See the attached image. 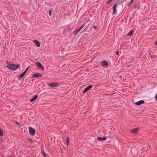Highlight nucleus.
<instances>
[{"label": "nucleus", "mask_w": 157, "mask_h": 157, "mask_svg": "<svg viewBox=\"0 0 157 157\" xmlns=\"http://www.w3.org/2000/svg\"><path fill=\"white\" fill-rule=\"evenodd\" d=\"M20 64L9 63L7 65V68L11 70L14 71L17 69L20 66Z\"/></svg>", "instance_id": "f257e3e1"}, {"label": "nucleus", "mask_w": 157, "mask_h": 157, "mask_svg": "<svg viewBox=\"0 0 157 157\" xmlns=\"http://www.w3.org/2000/svg\"><path fill=\"white\" fill-rule=\"evenodd\" d=\"M47 85L49 86L52 88L56 87L59 86V84L58 82L48 83Z\"/></svg>", "instance_id": "f03ea898"}, {"label": "nucleus", "mask_w": 157, "mask_h": 157, "mask_svg": "<svg viewBox=\"0 0 157 157\" xmlns=\"http://www.w3.org/2000/svg\"><path fill=\"white\" fill-rule=\"evenodd\" d=\"M29 131L31 135L33 136L35 135L36 131L35 129L31 127H29Z\"/></svg>", "instance_id": "7ed1b4c3"}, {"label": "nucleus", "mask_w": 157, "mask_h": 157, "mask_svg": "<svg viewBox=\"0 0 157 157\" xmlns=\"http://www.w3.org/2000/svg\"><path fill=\"white\" fill-rule=\"evenodd\" d=\"M42 75L40 73H37L34 74L32 76V78H40L42 77Z\"/></svg>", "instance_id": "20e7f679"}, {"label": "nucleus", "mask_w": 157, "mask_h": 157, "mask_svg": "<svg viewBox=\"0 0 157 157\" xmlns=\"http://www.w3.org/2000/svg\"><path fill=\"white\" fill-rule=\"evenodd\" d=\"M36 64L37 67H38L39 69H40L43 70H44V68L43 65L40 62H36Z\"/></svg>", "instance_id": "39448f33"}, {"label": "nucleus", "mask_w": 157, "mask_h": 157, "mask_svg": "<svg viewBox=\"0 0 157 157\" xmlns=\"http://www.w3.org/2000/svg\"><path fill=\"white\" fill-rule=\"evenodd\" d=\"M93 87L92 85H90L89 86L86 87V88H85L83 91V94H85L88 91L90 90Z\"/></svg>", "instance_id": "423d86ee"}, {"label": "nucleus", "mask_w": 157, "mask_h": 157, "mask_svg": "<svg viewBox=\"0 0 157 157\" xmlns=\"http://www.w3.org/2000/svg\"><path fill=\"white\" fill-rule=\"evenodd\" d=\"M101 65L104 67H107L109 65V63L106 60H103L101 62Z\"/></svg>", "instance_id": "0eeeda50"}, {"label": "nucleus", "mask_w": 157, "mask_h": 157, "mask_svg": "<svg viewBox=\"0 0 157 157\" xmlns=\"http://www.w3.org/2000/svg\"><path fill=\"white\" fill-rule=\"evenodd\" d=\"M138 130L139 128H136L131 130L130 131L131 133L135 134L138 133Z\"/></svg>", "instance_id": "6e6552de"}, {"label": "nucleus", "mask_w": 157, "mask_h": 157, "mask_svg": "<svg viewBox=\"0 0 157 157\" xmlns=\"http://www.w3.org/2000/svg\"><path fill=\"white\" fill-rule=\"evenodd\" d=\"M145 101L144 100H140L138 101L135 103V104L138 105H140L144 103Z\"/></svg>", "instance_id": "1a4fd4ad"}, {"label": "nucleus", "mask_w": 157, "mask_h": 157, "mask_svg": "<svg viewBox=\"0 0 157 157\" xmlns=\"http://www.w3.org/2000/svg\"><path fill=\"white\" fill-rule=\"evenodd\" d=\"M117 5L116 4H115L114 5L113 7V14H115L117 12Z\"/></svg>", "instance_id": "9d476101"}, {"label": "nucleus", "mask_w": 157, "mask_h": 157, "mask_svg": "<svg viewBox=\"0 0 157 157\" xmlns=\"http://www.w3.org/2000/svg\"><path fill=\"white\" fill-rule=\"evenodd\" d=\"M38 95H35L34 97H33L32 99L30 100V101L31 102H33L34 101L38 98Z\"/></svg>", "instance_id": "9b49d317"}, {"label": "nucleus", "mask_w": 157, "mask_h": 157, "mask_svg": "<svg viewBox=\"0 0 157 157\" xmlns=\"http://www.w3.org/2000/svg\"><path fill=\"white\" fill-rule=\"evenodd\" d=\"M33 42L36 44V46L37 47H39L40 46V43L38 40H34Z\"/></svg>", "instance_id": "f8f14e48"}, {"label": "nucleus", "mask_w": 157, "mask_h": 157, "mask_svg": "<svg viewBox=\"0 0 157 157\" xmlns=\"http://www.w3.org/2000/svg\"><path fill=\"white\" fill-rule=\"evenodd\" d=\"M69 142H70V140H69V138L68 137H67L66 138V141H65V143L67 144V147L68 146V145H69Z\"/></svg>", "instance_id": "ddd939ff"}, {"label": "nucleus", "mask_w": 157, "mask_h": 157, "mask_svg": "<svg viewBox=\"0 0 157 157\" xmlns=\"http://www.w3.org/2000/svg\"><path fill=\"white\" fill-rule=\"evenodd\" d=\"M25 74L26 73L25 72H23L21 74L19 75V79L23 78L24 76V75H25Z\"/></svg>", "instance_id": "4468645a"}, {"label": "nucleus", "mask_w": 157, "mask_h": 157, "mask_svg": "<svg viewBox=\"0 0 157 157\" xmlns=\"http://www.w3.org/2000/svg\"><path fill=\"white\" fill-rule=\"evenodd\" d=\"M133 32L132 30H130L129 33L127 34V35L128 36H130L132 35Z\"/></svg>", "instance_id": "2eb2a0df"}, {"label": "nucleus", "mask_w": 157, "mask_h": 157, "mask_svg": "<svg viewBox=\"0 0 157 157\" xmlns=\"http://www.w3.org/2000/svg\"><path fill=\"white\" fill-rule=\"evenodd\" d=\"M80 30L78 29L77 30H75L74 31V33L75 36L80 31Z\"/></svg>", "instance_id": "dca6fc26"}, {"label": "nucleus", "mask_w": 157, "mask_h": 157, "mask_svg": "<svg viewBox=\"0 0 157 157\" xmlns=\"http://www.w3.org/2000/svg\"><path fill=\"white\" fill-rule=\"evenodd\" d=\"M125 0H117V2L118 4H121L124 2Z\"/></svg>", "instance_id": "f3484780"}, {"label": "nucleus", "mask_w": 157, "mask_h": 157, "mask_svg": "<svg viewBox=\"0 0 157 157\" xmlns=\"http://www.w3.org/2000/svg\"><path fill=\"white\" fill-rule=\"evenodd\" d=\"M3 136V133L2 130L0 128V136Z\"/></svg>", "instance_id": "a211bd4d"}, {"label": "nucleus", "mask_w": 157, "mask_h": 157, "mask_svg": "<svg viewBox=\"0 0 157 157\" xmlns=\"http://www.w3.org/2000/svg\"><path fill=\"white\" fill-rule=\"evenodd\" d=\"M113 0H108V1L107 2L106 4L107 5H108L111 2L113 1Z\"/></svg>", "instance_id": "6ab92c4d"}, {"label": "nucleus", "mask_w": 157, "mask_h": 157, "mask_svg": "<svg viewBox=\"0 0 157 157\" xmlns=\"http://www.w3.org/2000/svg\"><path fill=\"white\" fill-rule=\"evenodd\" d=\"M85 23L84 24L82 25L80 27V28L79 29V30H81L82 29V28H83V27L85 25Z\"/></svg>", "instance_id": "aec40b11"}, {"label": "nucleus", "mask_w": 157, "mask_h": 157, "mask_svg": "<svg viewBox=\"0 0 157 157\" xmlns=\"http://www.w3.org/2000/svg\"><path fill=\"white\" fill-rule=\"evenodd\" d=\"M52 13V10H49V14L50 16H51V15Z\"/></svg>", "instance_id": "412c9836"}, {"label": "nucleus", "mask_w": 157, "mask_h": 157, "mask_svg": "<svg viewBox=\"0 0 157 157\" xmlns=\"http://www.w3.org/2000/svg\"><path fill=\"white\" fill-rule=\"evenodd\" d=\"M97 139L98 141L102 140V138L100 137H97Z\"/></svg>", "instance_id": "4be33fe9"}, {"label": "nucleus", "mask_w": 157, "mask_h": 157, "mask_svg": "<svg viewBox=\"0 0 157 157\" xmlns=\"http://www.w3.org/2000/svg\"><path fill=\"white\" fill-rule=\"evenodd\" d=\"M42 154L44 157H47L45 153V152L44 151L42 152Z\"/></svg>", "instance_id": "5701e85b"}, {"label": "nucleus", "mask_w": 157, "mask_h": 157, "mask_svg": "<svg viewBox=\"0 0 157 157\" xmlns=\"http://www.w3.org/2000/svg\"><path fill=\"white\" fill-rule=\"evenodd\" d=\"M29 67H28L24 72L26 73L27 72V71L28 70V69Z\"/></svg>", "instance_id": "b1692460"}, {"label": "nucleus", "mask_w": 157, "mask_h": 157, "mask_svg": "<svg viewBox=\"0 0 157 157\" xmlns=\"http://www.w3.org/2000/svg\"><path fill=\"white\" fill-rule=\"evenodd\" d=\"M106 137H103V138H102V140H106Z\"/></svg>", "instance_id": "393cba45"}, {"label": "nucleus", "mask_w": 157, "mask_h": 157, "mask_svg": "<svg viewBox=\"0 0 157 157\" xmlns=\"http://www.w3.org/2000/svg\"><path fill=\"white\" fill-rule=\"evenodd\" d=\"M134 1V0H131L130 2V4H132L133 3Z\"/></svg>", "instance_id": "a878e982"}, {"label": "nucleus", "mask_w": 157, "mask_h": 157, "mask_svg": "<svg viewBox=\"0 0 157 157\" xmlns=\"http://www.w3.org/2000/svg\"><path fill=\"white\" fill-rule=\"evenodd\" d=\"M119 52H116V55H118L119 54Z\"/></svg>", "instance_id": "bb28decb"}, {"label": "nucleus", "mask_w": 157, "mask_h": 157, "mask_svg": "<svg viewBox=\"0 0 157 157\" xmlns=\"http://www.w3.org/2000/svg\"><path fill=\"white\" fill-rule=\"evenodd\" d=\"M155 100L157 101V94H156L155 96Z\"/></svg>", "instance_id": "cd10ccee"}, {"label": "nucleus", "mask_w": 157, "mask_h": 157, "mask_svg": "<svg viewBox=\"0 0 157 157\" xmlns=\"http://www.w3.org/2000/svg\"><path fill=\"white\" fill-rule=\"evenodd\" d=\"M94 28L95 29H96L97 28V26H94Z\"/></svg>", "instance_id": "c85d7f7f"}, {"label": "nucleus", "mask_w": 157, "mask_h": 157, "mask_svg": "<svg viewBox=\"0 0 157 157\" xmlns=\"http://www.w3.org/2000/svg\"><path fill=\"white\" fill-rule=\"evenodd\" d=\"M155 44L156 45H157V41H155Z\"/></svg>", "instance_id": "c756f323"}, {"label": "nucleus", "mask_w": 157, "mask_h": 157, "mask_svg": "<svg viewBox=\"0 0 157 157\" xmlns=\"http://www.w3.org/2000/svg\"><path fill=\"white\" fill-rule=\"evenodd\" d=\"M16 123L18 124H20V123L19 122H17V121H16Z\"/></svg>", "instance_id": "7c9ffc66"}, {"label": "nucleus", "mask_w": 157, "mask_h": 157, "mask_svg": "<svg viewBox=\"0 0 157 157\" xmlns=\"http://www.w3.org/2000/svg\"><path fill=\"white\" fill-rule=\"evenodd\" d=\"M29 140L30 141H32V140L31 138H29Z\"/></svg>", "instance_id": "2f4dec72"}, {"label": "nucleus", "mask_w": 157, "mask_h": 157, "mask_svg": "<svg viewBox=\"0 0 157 157\" xmlns=\"http://www.w3.org/2000/svg\"><path fill=\"white\" fill-rule=\"evenodd\" d=\"M131 4H130V2L129 3V4H128V6H129Z\"/></svg>", "instance_id": "473e14b6"}]
</instances>
